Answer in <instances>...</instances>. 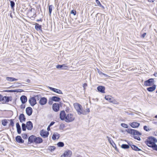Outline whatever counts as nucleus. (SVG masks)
Listing matches in <instances>:
<instances>
[{"label":"nucleus","mask_w":157,"mask_h":157,"mask_svg":"<svg viewBox=\"0 0 157 157\" xmlns=\"http://www.w3.org/2000/svg\"><path fill=\"white\" fill-rule=\"evenodd\" d=\"M157 142V140L155 138L153 137H150L147 139L146 144L148 146L151 147Z\"/></svg>","instance_id":"nucleus-1"},{"label":"nucleus","mask_w":157,"mask_h":157,"mask_svg":"<svg viewBox=\"0 0 157 157\" xmlns=\"http://www.w3.org/2000/svg\"><path fill=\"white\" fill-rule=\"evenodd\" d=\"M74 107L78 113L79 115L82 114L83 109L82 105L77 103H75L74 104Z\"/></svg>","instance_id":"nucleus-2"},{"label":"nucleus","mask_w":157,"mask_h":157,"mask_svg":"<svg viewBox=\"0 0 157 157\" xmlns=\"http://www.w3.org/2000/svg\"><path fill=\"white\" fill-rule=\"evenodd\" d=\"M75 119L73 114L71 113H68L66 114L65 121L67 122H70L73 121Z\"/></svg>","instance_id":"nucleus-3"},{"label":"nucleus","mask_w":157,"mask_h":157,"mask_svg":"<svg viewBox=\"0 0 157 157\" xmlns=\"http://www.w3.org/2000/svg\"><path fill=\"white\" fill-rule=\"evenodd\" d=\"M127 131L129 133L133 134L134 136H140L142 134L141 133L134 129H128L127 130Z\"/></svg>","instance_id":"nucleus-4"},{"label":"nucleus","mask_w":157,"mask_h":157,"mask_svg":"<svg viewBox=\"0 0 157 157\" xmlns=\"http://www.w3.org/2000/svg\"><path fill=\"white\" fill-rule=\"evenodd\" d=\"M154 83V79L153 78H150L144 81V84L146 86H149L152 85Z\"/></svg>","instance_id":"nucleus-5"},{"label":"nucleus","mask_w":157,"mask_h":157,"mask_svg":"<svg viewBox=\"0 0 157 157\" xmlns=\"http://www.w3.org/2000/svg\"><path fill=\"white\" fill-rule=\"evenodd\" d=\"M40 134L43 137L46 138L48 137L49 133L45 130H42L40 131Z\"/></svg>","instance_id":"nucleus-6"},{"label":"nucleus","mask_w":157,"mask_h":157,"mask_svg":"<svg viewBox=\"0 0 157 157\" xmlns=\"http://www.w3.org/2000/svg\"><path fill=\"white\" fill-rule=\"evenodd\" d=\"M52 109L55 112L58 111L59 109V104L57 103L53 104L52 105Z\"/></svg>","instance_id":"nucleus-7"},{"label":"nucleus","mask_w":157,"mask_h":157,"mask_svg":"<svg viewBox=\"0 0 157 157\" xmlns=\"http://www.w3.org/2000/svg\"><path fill=\"white\" fill-rule=\"evenodd\" d=\"M47 99L45 97L41 98L39 101V103L41 105H45L47 102Z\"/></svg>","instance_id":"nucleus-8"},{"label":"nucleus","mask_w":157,"mask_h":157,"mask_svg":"<svg viewBox=\"0 0 157 157\" xmlns=\"http://www.w3.org/2000/svg\"><path fill=\"white\" fill-rule=\"evenodd\" d=\"M65 157H71L72 154V151L69 150L65 151L63 154Z\"/></svg>","instance_id":"nucleus-9"},{"label":"nucleus","mask_w":157,"mask_h":157,"mask_svg":"<svg viewBox=\"0 0 157 157\" xmlns=\"http://www.w3.org/2000/svg\"><path fill=\"white\" fill-rule=\"evenodd\" d=\"M66 116V114L64 111H62L60 113V118L62 120L65 121Z\"/></svg>","instance_id":"nucleus-10"},{"label":"nucleus","mask_w":157,"mask_h":157,"mask_svg":"<svg viewBox=\"0 0 157 157\" xmlns=\"http://www.w3.org/2000/svg\"><path fill=\"white\" fill-rule=\"evenodd\" d=\"M48 88L50 89L51 90L59 94H62L63 93L62 92V91L59 89H57L56 88H54L50 86H48Z\"/></svg>","instance_id":"nucleus-11"},{"label":"nucleus","mask_w":157,"mask_h":157,"mask_svg":"<svg viewBox=\"0 0 157 157\" xmlns=\"http://www.w3.org/2000/svg\"><path fill=\"white\" fill-rule=\"evenodd\" d=\"M30 104L32 106H33L36 103V101L35 98H31L29 100Z\"/></svg>","instance_id":"nucleus-12"},{"label":"nucleus","mask_w":157,"mask_h":157,"mask_svg":"<svg viewBox=\"0 0 157 157\" xmlns=\"http://www.w3.org/2000/svg\"><path fill=\"white\" fill-rule=\"evenodd\" d=\"M26 128L29 130H31L33 128V124L30 121H28L26 123Z\"/></svg>","instance_id":"nucleus-13"},{"label":"nucleus","mask_w":157,"mask_h":157,"mask_svg":"<svg viewBox=\"0 0 157 157\" xmlns=\"http://www.w3.org/2000/svg\"><path fill=\"white\" fill-rule=\"evenodd\" d=\"M26 112L28 116H30L33 112L32 109L30 107H28L26 109Z\"/></svg>","instance_id":"nucleus-14"},{"label":"nucleus","mask_w":157,"mask_h":157,"mask_svg":"<svg viewBox=\"0 0 157 157\" xmlns=\"http://www.w3.org/2000/svg\"><path fill=\"white\" fill-rule=\"evenodd\" d=\"M130 125L133 128H137L140 126V124L136 122H133L130 123Z\"/></svg>","instance_id":"nucleus-15"},{"label":"nucleus","mask_w":157,"mask_h":157,"mask_svg":"<svg viewBox=\"0 0 157 157\" xmlns=\"http://www.w3.org/2000/svg\"><path fill=\"white\" fill-rule=\"evenodd\" d=\"M35 138L36 136H35L33 135L30 136L28 139L29 142L30 143H34Z\"/></svg>","instance_id":"nucleus-16"},{"label":"nucleus","mask_w":157,"mask_h":157,"mask_svg":"<svg viewBox=\"0 0 157 157\" xmlns=\"http://www.w3.org/2000/svg\"><path fill=\"white\" fill-rule=\"evenodd\" d=\"M97 90H98L102 93H105V88L104 86H99L97 87Z\"/></svg>","instance_id":"nucleus-17"},{"label":"nucleus","mask_w":157,"mask_h":157,"mask_svg":"<svg viewBox=\"0 0 157 157\" xmlns=\"http://www.w3.org/2000/svg\"><path fill=\"white\" fill-rule=\"evenodd\" d=\"M9 101V97L5 96L4 97H2V100L1 101L3 103H5L6 102H8Z\"/></svg>","instance_id":"nucleus-18"},{"label":"nucleus","mask_w":157,"mask_h":157,"mask_svg":"<svg viewBox=\"0 0 157 157\" xmlns=\"http://www.w3.org/2000/svg\"><path fill=\"white\" fill-rule=\"evenodd\" d=\"M16 141L19 143H23L24 142V140H23L21 136H17L16 137Z\"/></svg>","instance_id":"nucleus-19"},{"label":"nucleus","mask_w":157,"mask_h":157,"mask_svg":"<svg viewBox=\"0 0 157 157\" xmlns=\"http://www.w3.org/2000/svg\"><path fill=\"white\" fill-rule=\"evenodd\" d=\"M42 142L43 140L40 137H36L35 143L36 144H40L42 143Z\"/></svg>","instance_id":"nucleus-20"},{"label":"nucleus","mask_w":157,"mask_h":157,"mask_svg":"<svg viewBox=\"0 0 157 157\" xmlns=\"http://www.w3.org/2000/svg\"><path fill=\"white\" fill-rule=\"evenodd\" d=\"M19 119L20 122H23L25 120V118L24 114H21L19 116Z\"/></svg>","instance_id":"nucleus-21"},{"label":"nucleus","mask_w":157,"mask_h":157,"mask_svg":"<svg viewBox=\"0 0 157 157\" xmlns=\"http://www.w3.org/2000/svg\"><path fill=\"white\" fill-rule=\"evenodd\" d=\"M156 86V85H154L151 87L147 88V90L149 92H152L155 89Z\"/></svg>","instance_id":"nucleus-22"},{"label":"nucleus","mask_w":157,"mask_h":157,"mask_svg":"<svg viewBox=\"0 0 157 157\" xmlns=\"http://www.w3.org/2000/svg\"><path fill=\"white\" fill-rule=\"evenodd\" d=\"M51 99L53 101L57 102L61 100V99L60 98L56 96H53L51 98Z\"/></svg>","instance_id":"nucleus-23"},{"label":"nucleus","mask_w":157,"mask_h":157,"mask_svg":"<svg viewBox=\"0 0 157 157\" xmlns=\"http://www.w3.org/2000/svg\"><path fill=\"white\" fill-rule=\"evenodd\" d=\"M20 100L22 103H25L27 101V98L26 96L23 95L20 98Z\"/></svg>","instance_id":"nucleus-24"},{"label":"nucleus","mask_w":157,"mask_h":157,"mask_svg":"<svg viewBox=\"0 0 157 157\" xmlns=\"http://www.w3.org/2000/svg\"><path fill=\"white\" fill-rule=\"evenodd\" d=\"M6 79L7 81L11 82L15 81L17 80V79H16L13 77H6Z\"/></svg>","instance_id":"nucleus-25"},{"label":"nucleus","mask_w":157,"mask_h":157,"mask_svg":"<svg viewBox=\"0 0 157 157\" xmlns=\"http://www.w3.org/2000/svg\"><path fill=\"white\" fill-rule=\"evenodd\" d=\"M35 25V29L37 30H41L42 26L41 25H39V24L37 23H36Z\"/></svg>","instance_id":"nucleus-26"},{"label":"nucleus","mask_w":157,"mask_h":157,"mask_svg":"<svg viewBox=\"0 0 157 157\" xmlns=\"http://www.w3.org/2000/svg\"><path fill=\"white\" fill-rule=\"evenodd\" d=\"M59 137V134L58 133H54L52 136L53 140H55L56 139H58Z\"/></svg>","instance_id":"nucleus-27"},{"label":"nucleus","mask_w":157,"mask_h":157,"mask_svg":"<svg viewBox=\"0 0 157 157\" xmlns=\"http://www.w3.org/2000/svg\"><path fill=\"white\" fill-rule=\"evenodd\" d=\"M131 147L132 149L136 151H141V150L134 145H132Z\"/></svg>","instance_id":"nucleus-28"},{"label":"nucleus","mask_w":157,"mask_h":157,"mask_svg":"<svg viewBox=\"0 0 157 157\" xmlns=\"http://www.w3.org/2000/svg\"><path fill=\"white\" fill-rule=\"evenodd\" d=\"M105 98L106 100H107L110 102L111 101H112V99H113L111 98V96L109 95L105 96Z\"/></svg>","instance_id":"nucleus-29"},{"label":"nucleus","mask_w":157,"mask_h":157,"mask_svg":"<svg viewBox=\"0 0 157 157\" xmlns=\"http://www.w3.org/2000/svg\"><path fill=\"white\" fill-rule=\"evenodd\" d=\"M90 112L89 108H87L86 109V110H83L82 112V114L83 115H86L88 113Z\"/></svg>","instance_id":"nucleus-30"},{"label":"nucleus","mask_w":157,"mask_h":157,"mask_svg":"<svg viewBox=\"0 0 157 157\" xmlns=\"http://www.w3.org/2000/svg\"><path fill=\"white\" fill-rule=\"evenodd\" d=\"M121 147L124 149H128L129 147V146L127 144H123L121 145Z\"/></svg>","instance_id":"nucleus-31"},{"label":"nucleus","mask_w":157,"mask_h":157,"mask_svg":"<svg viewBox=\"0 0 157 157\" xmlns=\"http://www.w3.org/2000/svg\"><path fill=\"white\" fill-rule=\"evenodd\" d=\"M48 8H49V14L50 15H51L52 11V9L53 8V6L52 5H50L49 6Z\"/></svg>","instance_id":"nucleus-32"},{"label":"nucleus","mask_w":157,"mask_h":157,"mask_svg":"<svg viewBox=\"0 0 157 157\" xmlns=\"http://www.w3.org/2000/svg\"><path fill=\"white\" fill-rule=\"evenodd\" d=\"M2 124L3 126H6L8 123L7 120H4L2 121Z\"/></svg>","instance_id":"nucleus-33"},{"label":"nucleus","mask_w":157,"mask_h":157,"mask_svg":"<svg viewBox=\"0 0 157 157\" xmlns=\"http://www.w3.org/2000/svg\"><path fill=\"white\" fill-rule=\"evenodd\" d=\"M56 147L54 146H50L48 148V149L51 151H53L55 149Z\"/></svg>","instance_id":"nucleus-34"},{"label":"nucleus","mask_w":157,"mask_h":157,"mask_svg":"<svg viewBox=\"0 0 157 157\" xmlns=\"http://www.w3.org/2000/svg\"><path fill=\"white\" fill-rule=\"evenodd\" d=\"M26 125L24 123H23L22 124V128L23 131H25L26 130Z\"/></svg>","instance_id":"nucleus-35"},{"label":"nucleus","mask_w":157,"mask_h":157,"mask_svg":"<svg viewBox=\"0 0 157 157\" xmlns=\"http://www.w3.org/2000/svg\"><path fill=\"white\" fill-rule=\"evenodd\" d=\"M10 6H11V9H13L14 8V7L15 5V3L13 1H10Z\"/></svg>","instance_id":"nucleus-36"},{"label":"nucleus","mask_w":157,"mask_h":157,"mask_svg":"<svg viewBox=\"0 0 157 157\" xmlns=\"http://www.w3.org/2000/svg\"><path fill=\"white\" fill-rule=\"evenodd\" d=\"M57 145L59 147H63V146L64 144L63 142H60L58 143Z\"/></svg>","instance_id":"nucleus-37"},{"label":"nucleus","mask_w":157,"mask_h":157,"mask_svg":"<svg viewBox=\"0 0 157 157\" xmlns=\"http://www.w3.org/2000/svg\"><path fill=\"white\" fill-rule=\"evenodd\" d=\"M62 69H67L68 68V67L66 64H63L62 65Z\"/></svg>","instance_id":"nucleus-38"},{"label":"nucleus","mask_w":157,"mask_h":157,"mask_svg":"<svg viewBox=\"0 0 157 157\" xmlns=\"http://www.w3.org/2000/svg\"><path fill=\"white\" fill-rule=\"evenodd\" d=\"M106 138L107 139V140L109 141V142L111 144H112V142H113V140L111 139V138H110L108 136L106 137Z\"/></svg>","instance_id":"nucleus-39"},{"label":"nucleus","mask_w":157,"mask_h":157,"mask_svg":"<svg viewBox=\"0 0 157 157\" xmlns=\"http://www.w3.org/2000/svg\"><path fill=\"white\" fill-rule=\"evenodd\" d=\"M151 147L152 148L153 150L157 151V145L155 144L153 145Z\"/></svg>","instance_id":"nucleus-40"},{"label":"nucleus","mask_w":157,"mask_h":157,"mask_svg":"<svg viewBox=\"0 0 157 157\" xmlns=\"http://www.w3.org/2000/svg\"><path fill=\"white\" fill-rule=\"evenodd\" d=\"M111 102L112 103H113L115 104H118V102L116 101V100L113 99V98L112 99V101H111Z\"/></svg>","instance_id":"nucleus-41"},{"label":"nucleus","mask_w":157,"mask_h":157,"mask_svg":"<svg viewBox=\"0 0 157 157\" xmlns=\"http://www.w3.org/2000/svg\"><path fill=\"white\" fill-rule=\"evenodd\" d=\"M121 125L123 127L126 128H128V125L124 123H121Z\"/></svg>","instance_id":"nucleus-42"},{"label":"nucleus","mask_w":157,"mask_h":157,"mask_svg":"<svg viewBox=\"0 0 157 157\" xmlns=\"http://www.w3.org/2000/svg\"><path fill=\"white\" fill-rule=\"evenodd\" d=\"M97 4V6H101V4L100 3V2L98 0H95Z\"/></svg>","instance_id":"nucleus-43"},{"label":"nucleus","mask_w":157,"mask_h":157,"mask_svg":"<svg viewBox=\"0 0 157 157\" xmlns=\"http://www.w3.org/2000/svg\"><path fill=\"white\" fill-rule=\"evenodd\" d=\"M134 138L138 140H140V137L139 136L137 135H134Z\"/></svg>","instance_id":"nucleus-44"},{"label":"nucleus","mask_w":157,"mask_h":157,"mask_svg":"<svg viewBox=\"0 0 157 157\" xmlns=\"http://www.w3.org/2000/svg\"><path fill=\"white\" fill-rule=\"evenodd\" d=\"M22 138L24 139H26L27 138V136L26 134H23L22 135Z\"/></svg>","instance_id":"nucleus-45"},{"label":"nucleus","mask_w":157,"mask_h":157,"mask_svg":"<svg viewBox=\"0 0 157 157\" xmlns=\"http://www.w3.org/2000/svg\"><path fill=\"white\" fill-rule=\"evenodd\" d=\"M144 129L147 131H149L150 130V129L148 128V127L146 126H144Z\"/></svg>","instance_id":"nucleus-46"},{"label":"nucleus","mask_w":157,"mask_h":157,"mask_svg":"<svg viewBox=\"0 0 157 157\" xmlns=\"http://www.w3.org/2000/svg\"><path fill=\"white\" fill-rule=\"evenodd\" d=\"M10 125L12 127H13L14 126V123L12 120H10Z\"/></svg>","instance_id":"nucleus-47"},{"label":"nucleus","mask_w":157,"mask_h":157,"mask_svg":"<svg viewBox=\"0 0 157 157\" xmlns=\"http://www.w3.org/2000/svg\"><path fill=\"white\" fill-rule=\"evenodd\" d=\"M17 133L19 134H20L21 133V127L19 128H17Z\"/></svg>","instance_id":"nucleus-48"},{"label":"nucleus","mask_w":157,"mask_h":157,"mask_svg":"<svg viewBox=\"0 0 157 157\" xmlns=\"http://www.w3.org/2000/svg\"><path fill=\"white\" fill-rule=\"evenodd\" d=\"M53 101L51 99V98H50V99H49V100L48 102V103L49 105H51L53 103V102H52V101Z\"/></svg>","instance_id":"nucleus-49"},{"label":"nucleus","mask_w":157,"mask_h":157,"mask_svg":"<svg viewBox=\"0 0 157 157\" xmlns=\"http://www.w3.org/2000/svg\"><path fill=\"white\" fill-rule=\"evenodd\" d=\"M87 86V83H85L83 84V87L84 88V90H85L86 87Z\"/></svg>","instance_id":"nucleus-50"},{"label":"nucleus","mask_w":157,"mask_h":157,"mask_svg":"<svg viewBox=\"0 0 157 157\" xmlns=\"http://www.w3.org/2000/svg\"><path fill=\"white\" fill-rule=\"evenodd\" d=\"M56 67L57 69L61 68L62 69V65H58L56 66Z\"/></svg>","instance_id":"nucleus-51"},{"label":"nucleus","mask_w":157,"mask_h":157,"mask_svg":"<svg viewBox=\"0 0 157 157\" xmlns=\"http://www.w3.org/2000/svg\"><path fill=\"white\" fill-rule=\"evenodd\" d=\"M16 126L17 128H20L21 127L18 123H17L16 124Z\"/></svg>","instance_id":"nucleus-52"},{"label":"nucleus","mask_w":157,"mask_h":157,"mask_svg":"<svg viewBox=\"0 0 157 157\" xmlns=\"http://www.w3.org/2000/svg\"><path fill=\"white\" fill-rule=\"evenodd\" d=\"M55 123V122H54L52 121L50 123V124L49 125V126H51L53 125Z\"/></svg>","instance_id":"nucleus-53"},{"label":"nucleus","mask_w":157,"mask_h":157,"mask_svg":"<svg viewBox=\"0 0 157 157\" xmlns=\"http://www.w3.org/2000/svg\"><path fill=\"white\" fill-rule=\"evenodd\" d=\"M146 33H144V34H142V36H142V37H143V38H144V37H145V36H146Z\"/></svg>","instance_id":"nucleus-54"},{"label":"nucleus","mask_w":157,"mask_h":157,"mask_svg":"<svg viewBox=\"0 0 157 157\" xmlns=\"http://www.w3.org/2000/svg\"><path fill=\"white\" fill-rule=\"evenodd\" d=\"M8 91L10 92H17V91H16V90H9Z\"/></svg>","instance_id":"nucleus-55"},{"label":"nucleus","mask_w":157,"mask_h":157,"mask_svg":"<svg viewBox=\"0 0 157 157\" xmlns=\"http://www.w3.org/2000/svg\"><path fill=\"white\" fill-rule=\"evenodd\" d=\"M3 96L1 95H0V101H1L2 100V98Z\"/></svg>","instance_id":"nucleus-56"},{"label":"nucleus","mask_w":157,"mask_h":157,"mask_svg":"<svg viewBox=\"0 0 157 157\" xmlns=\"http://www.w3.org/2000/svg\"><path fill=\"white\" fill-rule=\"evenodd\" d=\"M50 127L51 126H49L48 125V126L47 128L48 131H49V130H50Z\"/></svg>","instance_id":"nucleus-57"},{"label":"nucleus","mask_w":157,"mask_h":157,"mask_svg":"<svg viewBox=\"0 0 157 157\" xmlns=\"http://www.w3.org/2000/svg\"><path fill=\"white\" fill-rule=\"evenodd\" d=\"M155 0H148V1L149 2H153Z\"/></svg>","instance_id":"nucleus-58"},{"label":"nucleus","mask_w":157,"mask_h":157,"mask_svg":"<svg viewBox=\"0 0 157 157\" xmlns=\"http://www.w3.org/2000/svg\"><path fill=\"white\" fill-rule=\"evenodd\" d=\"M154 75L155 76H157V72H155L154 73Z\"/></svg>","instance_id":"nucleus-59"},{"label":"nucleus","mask_w":157,"mask_h":157,"mask_svg":"<svg viewBox=\"0 0 157 157\" xmlns=\"http://www.w3.org/2000/svg\"><path fill=\"white\" fill-rule=\"evenodd\" d=\"M98 73L100 75H102V74L103 73H102V72L101 71H98Z\"/></svg>","instance_id":"nucleus-60"},{"label":"nucleus","mask_w":157,"mask_h":157,"mask_svg":"<svg viewBox=\"0 0 157 157\" xmlns=\"http://www.w3.org/2000/svg\"><path fill=\"white\" fill-rule=\"evenodd\" d=\"M102 75H104L105 77H107L108 76L107 75L104 73H103Z\"/></svg>","instance_id":"nucleus-61"},{"label":"nucleus","mask_w":157,"mask_h":157,"mask_svg":"<svg viewBox=\"0 0 157 157\" xmlns=\"http://www.w3.org/2000/svg\"><path fill=\"white\" fill-rule=\"evenodd\" d=\"M60 157H65V156H64V155L63 154V155H61V156Z\"/></svg>","instance_id":"nucleus-62"},{"label":"nucleus","mask_w":157,"mask_h":157,"mask_svg":"<svg viewBox=\"0 0 157 157\" xmlns=\"http://www.w3.org/2000/svg\"><path fill=\"white\" fill-rule=\"evenodd\" d=\"M101 7L102 8H104V7L103 6H102L101 5Z\"/></svg>","instance_id":"nucleus-63"},{"label":"nucleus","mask_w":157,"mask_h":157,"mask_svg":"<svg viewBox=\"0 0 157 157\" xmlns=\"http://www.w3.org/2000/svg\"><path fill=\"white\" fill-rule=\"evenodd\" d=\"M155 118H157V115L155 116Z\"/></svg>","instance_id":"nucleus-64"}]
</instances>
